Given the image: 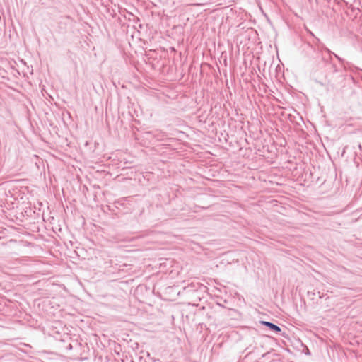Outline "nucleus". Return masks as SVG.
Masks as SVG:
<instances>
[{"label":"nucleus","mask_w":362,"mask_h":362,"mask_svg":"<svg viewBox=\"0 0 362 362\" xmlns=\"http://www.w3.org/2000/svg\"><path fill=\"white\" fill-rule=\"evenodd\" d=\"M262 323L266 326H267L268 327H269L271 329L275 331V332H280L281 331V329L279 327H278L277 325H275L274 324H272L271 322H265V321H262Z\"/></svg>","instance_id":"obj_1"}]
</instances>
